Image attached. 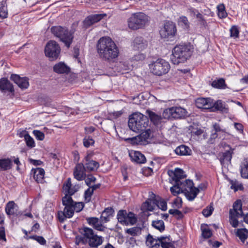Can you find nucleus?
Returning <instances> with one entry per match:
<instances>
[{"instance_id":"1","label":"nucleus","mask_w":248,"mask_h":248,"mask_svg":"<svg viewBox=\"0 0 248 248\" xmlns=\"http://www.w3.org/2000/svg\"><path fill=\"white\" fill-rule=\"evenodd\" d=\"M99 57L107 62H111L119 55V49L115 43L108 36L100 38L96 45Z\"/></svg>"},{"instance_id":"2","label":"nucleus","mask_w":248,"mask_h":248,"mask_svg":"<svg viewBox=\"0 0 248 248\" xmlns=\"http://www.w3.org/2000/svg\"><path fill=\"white\" fill-rule=\"evenodd\" d=\"M193 52V46L189 43L177 45L172 50L171 61L176 65L184 63L191 57Z\"/></svg>"},{"instance_id":"3","label":"nucleus","mask_w":248,"mask_h":248,"mask_svg":"<svg viewBox=\"0 0 248 248\" xmlns=\"http://www.w3.org/2000/svg\"><path fill=\"white\" fill-rule=\"evenodd\" d=\"M148 118L139 112L134 113L129 116L128 126L129 128L136 133L144 130L148 126Z\"/></svg>"},{"instance_id":"4","label":"nucleus","mask_w":248,"mask_h":248,"mask_svg":"<svg viewBox=\"0 0 248 248\" xmlns=\"http://www.w3.org/2000/svg\"><path fill=\"white\" fill-rule=\"evenodd\" d=\"M50 30L54 36L58 38L60 41L62 42L65 46L68 48L70 46L74 37L73 31L61 26H52Z\"/></svg>"},{"instance_id":"5","label":"nucleus","mask_w":248,"mask_h":248,"mask_svg":"<svg viewBox=\"0 0 248 248\" xmlns=\"http://www.w3.org/2000/svg\"><path fill=\"white\" fill-rule=\"evenodd\" d=\"M146 244L149 248H174L170 236L154 237L149 234L146 237Z\"/></svg>"},{"instance_id":"6","label":"nucleus","mask_w":248,"mask_h":248,"mask_svg":"<svg viewBox=\"0 0 248 248\" xmlns=\"http://www.w3.org/2000/svg\"><path fill=\"white\" fill-rule=\"evenodd\" d=\"M62 202L64 206L63 211H59L57 213V218L60 223L64 222L67 218H70L74 215L72 198L64 196L62 198Z\"/></svg>"},{"instance_id":"7","label":"nucleus","mask_w":248,"mask_h":248,"mask_svg":"<svg viewBox=\"0 0 248 248\" xmlns=\"http://www.w3.org/2000/svg\"><path fill=\"white\" fill-rule=\"evenodd\" d=\"M149 16L142 12L132 14L127 21L128 27L132 30L143 28L149 21Z\"/></svg>"},{"instance_id":"8","label":"nucleus","mask_w":248,"mask_h":248,"mask_svg":"<svg viewBox=\"0 0 248 248\" xmlns=\"http://www.w3.org/2000/svg\"><path fill=\"white\" fill-rule=\"evenodd\" d=\"M177 29L175 23L171 21H166L160 28L159 34L161 38L167 41H173L177 35Z\"/></svg>"},{"instance_id":"9","label":"nucleus","mask_w":248,"mask_h":248,"mask_svg":"<svg viewBox=\"0 0 248 248\" xmlns=\"http://www.w3.org/2000/svg\"><path fill=\"white\" fill-rule=\"evenodd\" d=\"M149 68L154 75L161 76L168 72L170 65L165 60L158 59L155 62L149 64Z\"/></svg>"},{"instance_id":"10","label":"nucleus","mask_w":248,"mask_h":248,"mask_svg":"<svg viewBox=\"0 0 248 248\" xmlns=\"http://www.w3.org/2000/svg\"><path fill=\"white\" fill-rule=\"evenodd\" d=\"M61 48L59 45L55 41H48L45 48V53L50 61L57 60L59 57Z\"/></svg>"},{"instance_id":"11","label":"nucleus","mask_w":248,"mask_h":248,"mask_svg":"<svg viewBox=\"0 0 248 248\" xmlns=\"http://www.w3.org/2000/svg\"><path fill=\"white\" fill-rule=\"evenodd\" d=\"M184 184L183 193L189 201H193L200 192L199 188L195 187L193 181L189 179H185Z\"/></svg>"},{"instance_id":"12","label":"nucleus","mask_w":248,"mask_h":248,"mask_svg":"<svg viewBox=\"0 0 248 248\" xmlns=\"http://www.w3.org/2000/svg\"><path fill=\"white\" fill-rule=\"evenodd\" d=\"M197 108L202 109H210L213 105V99L207 97L198 98L195 101Z\"/></svg>"},{"instance_id":"13","label":"nucleus","mask_w":248,"mask_h":248,"mask_svg":"<svg viewBox=\"0 0 248 248\" xmlns=\"http://www.w3.org/2000/svg\"><path fill=\"white\" fill-rule=\"evenodd\" d=\"M10 79L21 89H27L29 86V78L27 77H20L16 74H12Z\"/></svg>"},{"instance_id":"14","label":"nucleus","mask_w":248,"mask_h":248,"mask_svg":"<svg viewBox=\"0 0 248 248\" xmlns=\"http://www.w3.org/2000/svg\"><path fill=\"white\" fill-rule=\"evenodd\" d=\"M168 174L170 176L172 177V179L175 183H183L185 181L184 179L186 175L184 174L182 169L178 168H176L174 171H169Z\"/></svg>"},{"instance_id":"15","label":"nucleus","mask_w":248,"mask_h":248,"mask_svg":"<svg viewBox=\"0 0 248 248\" xmlns=\"http://www.w3.org/2000/svg\"><path fill=\"white\" fill-rule=\"evenodd\" d=\"M31 173L33 174V179L37 183H44L45 174L44 169L41 168H32Z\"/></svg>"},{"instance_id":"16","label":"nucleus","mask_w":248,"mask_h":248,"mask_svg":"<svg viewBox=\"0 0 248 248\" xmlns=\"http://www.w3.org/2000/svg\"><path fill=\"white\" fill-rule=\"evenodd\" d=\"M88 224L92 226L93 228L97 231L104 232L106 227L99 221L98 218L96 217H89L86 218Z\"/></svg>"},{"instance_id":"17","label":"nucleus","mask_w":248,"mask_h":248,"mask_svg":"<svg viewBox=\"0 0 248 248\" xmlns=\"http://www.w3.org/2000/svg\"><path fill=\"white\" fill-rule=\"evenodd\" d=\"M104 17L102 14H95L87 16L83 21V26L88 28L93 24L100 21Z\"/></svg>"},{"instance_id":"18","label":"nucleus","mask_w":248,"mask_h":248,"mask_svg":"<svg viewBox=\"0 0 248 248\" xmlns=\"http://www.w3.org/2000/svg\"><path fill=\"white\" fill-rule=\"evenodd\" d=\"M129 155L131 161L137 164H143L146 161L144 155L139 151H131Z\"/></svg>"},{"instance_id":"19","label":"nucleus","mask_w":248,"mask_h":248,"mask_svg":"<svg viewBox=\"0 0 248 248\" xmlns=\"http://www.w3.org/2000/svg\"><path fill=\"white\" fill-rule=\"evenodd\" d=\"M220 111L223 113H228L229 108L227 105L221 100H218L215 102L213 100V105L210 111Z\"/></svg>"},{"instance_id":"20","label":"nucleus","mask_w":248,"mask_h":248,"mask_svg":"<svg viewBox=\"0 0 248 248\" xmlns=\"http://www.w3.org/2000/svg\"><path fill=\"white\" fill-rule=\"evenodd\" d=\"M84 168L87 172H91L96 170L99 166L98 162L91 160L87 156L85 158Z\"/></svg>"},{"instance_id":"21","label":"nucleus","mask_w":248,"mask_h":248,"mask_svg":"<svg viewBox=\"0 0 248 248\" xmlns=\"http://www.w3.org/2000/svg\"><path fill=\"white\" fill-rule=\"evenodd\" d=\"M228 147L229 150L224 152L220 153L218 154L219 160L222 165L224 164L225 162H230L232 158L234 149L230 146H228Z\"/></svg>"},{"instance_id":"22","label":"nucleus","mask_w":248,"mask_h":248,"mask_svg":"<svg viewBox=\"0 0 248 248\" xmlns=\"http://www.w3.org/2000/svg\"><path fill=\"white\" fill-rule=\"evenodd\" d=\"M85 169L82 163H78L75 167L73 175L78 181H81L84 179Z\"/></svg>"},{"instance_id":"23","label":"nucleus","mask_w":248,"mask_h":248,"mask_svg":"<svg viewBox=\"0 0 248 248\" xmlns=\"http://www.w3.org/2000/svg\"><path fill=\"white\" fill-rule=\"evenodd\" d=\"M0 90L2 92H14L13 84L5 78H2L0 79Z\"/></svg>"},{"instance_id":"24","label":"nucleus","mask_w":248,"mask_h":248,"mask_svg":"<svg viewBox=\"0 0 248 248\" xmlns=\"http://www.w3.org/2000/svg\"><path fill=\"white\" fill-rule=\"evenodd\" d=\"M114 214V210L112 207L105 208L102 212L100 218L103 223H107L110 220V217H112Z\"/></svg>"},{"instance_id":"25","label":"nucleus","mask_w":248,"mask_h":248,"mask_svg":"<svg viewBox=\"0 0 248 248\" xmlns=\"http://www.w3.org/2000/svg\"><path fill=\"white\" fill-rule=\"evenodd\" d=\"M173 119H178L184 117L186 115V110L181 107H171Z\"/></svg>"},{"instance_id":"26","label":"nucleus","mask_w":248,"mask_h":248,"mask_svg":"<svg viewBox=\"0 0 248 248\" xmlns=\"http://www.w3.org/2000/svg\"><path fill=\"white\" fill-rule=\"evenodd\" d=\"M133 47L138 50H142L145 49L147 44L141 37H136L133 41Z\"/></svg>"},{"instance_id":"27","label":"nucleus","mask_w":248,"mask_h":248,"mask_svg":"<svg viewBox=\"0 0 248 248\" xmlns=\"http://www.w3.org/2000/svg\"><path fill=\"white\" fill-rule=\"evenodd\" d=\"M53 71L58 74H67L70 68L64 62H60L53 66Z\"/></svg>"},{"instance_id":"28","label":"nucleus","mask_w":248,"mask_h":248,"mask_svg":"<svg viewBox=\"0 0 248 248\" xmlns=\"http://www.w3.org/2000/svg\"><path fill=\"white\" fill-rule=\"evenodd\" d=\"M16 207H17V206L14 201L8 202L6 203L5 208L6 214L8 216H17V210L15 209Z\"/></svg>"},{"instance_id":"29","label":"nucleus","mask_w":248,"mask_h":248,"mask_svg":"<svg viewBox=\"0 0 248 248\" xmlns=\"http://www.w3.org/2000/svg\"><path fill=\"white\" fill-rule=\"evenodd\" d=\"M242 203L240 200H237L233 204V209H230L229 213L238 215H244L242 210Z\"/></svg>"},{"instance_id":"30","label":"nucleus","mask_w":248,"mask_h":248,"mask_svg":"<svg viewBox=\"0 0 248 248\" xmlns=\"http://www.w3.org/2000/svg\"><path fill=\"white\" fill-rule=\"evenodd\" d=\"M176 154L179 155H189L191 154V150L187 146L182 144L175 149Z\"/></svg>"},{"instance_id":"31","label":"nucleus","mask_w":248,"mask_h":248,"mask_svg":"<svg viewBox=\"0 0 248 248\" xmlns=\"http://www.w3.org/2000/svg\"><path fill=\"white\" fill-rule=\"evenodd\" d=\"M12 160L9 158L0 159V171H5L12 169Z\"/></svg>"},{"instance_id":"32","label":"nucleus","mask_w":248,"mask_h":248,"mask_svg":"<svg viewBox=\"0 0 248 248\" xmlns=\"http://www.w3.org/2000/svg\"><path fill=\"white\" fill-rule=\"evenodd\" d=\"M240 168L241 177L244 179H248V157L243 159Z\"/></svg>"},{"instance_id":"33","label":"nucleus","mask_w":248,"mask_h":248,"mask_svg":"<svg viewBox=\"0 0 248 248\" xmlns=\"http://www.w3.org/2000/svg\"><path fill=\"white\" fill-rule=\"evenodd\" d=\"M102 237L95 234L88 241L89 246L92 248H97L102 243Z\"/></svg>"},{"instance_id":"34","label":"nucleus","mask_w":248,"mask_h":248,"mask_svg":"<svg viewBox=\"0 0 248 248\" xmlns=\"http://www.w3.org/2000/svg\"><path fill=\"white\" fill-rule=\"evenodd\" d=\"M153 201V203L155 204L161 210L165 211L167 210V202L165 199L158 197L154 198Z\"/></svg>"},{"instance_id":"35","label":"nucleus","mask_w":248,"mask_h":248,"mask_svg":"<svg viewBox=\"0 0 248 248\" xmlns=\"http://www.w3.org/2000/svg\"><path fill=\"white\" fill-rule=\"evenodd\" d=\"M8 16L7 0H2L0 1V18L5 19Z\"/></svg>"},{"instance_id":"36","label":"nucleus","mask_w":248,"mask_h":248,"mask_svg":"<svg viewBox=\"0 0 248 248\" xmlns=\"http://www.w3.org/2000/svg\"><path fill=\"white\" fill-rule=\"evenodd\" d=\"M146 113L148 115L151 121L155 125H157L160 123L162 119V117L160 115L156 114L155 112L150 110H147Z\"/></svg>"},{"instance_id":"37","label":"nucleus","mask_w":248,"mask_h":248,"mask_svg":"<svg viewBox=\"0 0 248 248\" xmlns=\"http://www.w3.org/2000/svg\"><path fill=\"white\" fill-rule=\"evenodd\" d=\"M184 182L183 183H175L173 186L170 187V191L173 196H177L180 193H183L184 187Z\"/></svg>"},{"instance_id":"38","label":"nucleus","mask_w":248,"mask_h":248,"mask_svg":"<svg viewBox=\"0 0 248 248\" xmlns=\"http://www.w3.org/2000/svg\"><path fill=\"white\" fill-rule=\"evenodd\" d=\"M211 85L215 89H225L227 88V85L223 78H220L217 80H214L212 81Z\"/></svg>"},{"instance_id":"39","label":"nucleus","mask_w":248,"mask_h":248,"mask_svg":"<svg viewBox=\"0 0 248 248\" xmlns=\"http://www.w3.org/2000/svg\"><path fill=\"white\" fill-rule=\"evenodd\" d=\"M241 241L244 243L248 238V230L246 228L238 229L235 233Z\"/></svg>"},{"instance_id":"40","label":"nucleus","mask_w":248,"mask_h":248,"mask_svg":"<svg viewBox=\"0 0 248 248\" xmlns=\"http://www.w3.org/2000/svg\"><path fill=\"white\" fill-rule=\"evenodd\" d=\"M80 233L86 239L87 243L94 235L93 230L88 227H84Z\"/></svg>"},{"instance_id":"41","label":"nucleus","mask_w":248,"mask_h":248,"mask_svg":"<svg viewBox=\"0 0 248 248\" xmlns=\"http://www.w3.org/2000/svg\"><path fill=\"white\" fill-rule=\"evenodd\" d=\"M201 229L202 231V235L203 238L208 239L212 236L213 234L212 232L207 224H202Z\"/></svg>"},{"instance_id":"42","label":"nucleus","mask_w":248,"mask_h":248,"mask_svg":"<svg viewBox=\"0 0 248 248\" xmlns=\"http://www.w3.org/2000/svg\"><path fill=\"white\" fill-rule=\"evenodd\" d=\"M152 226L161 232H163L165 229V224L162 220H153Z\"/></svg>"},{"instance_id":"43","label":"nucleus","mask_w":248,"mask_h":248,"mask_svg":"<svg viewBox=\"0 0 248 248\" xmlns=\"http://www.w3.org/2000/svg\"><path fill=\"white\" fill-rule=\"evenodd\" d=\"M244 215H238L229 213L230 223L233 228H236L239 224L238 218L242 217Z\"/></svg>"},{"instance_id":"44","label":"nucleus","mask_w":248,"mask_h":248,"mask_svg":"<svg viewBox=\"0 0 248 248\" xmlns=\"http://www.w3.org/2000/svg\"><path fill=\"white\" fill-rule=\"evenodd\" d=\"M230 36L231 38L236 39L239 37V27L237 25H232L229 30Z\"/></svg>"},{"instance_id":"45","label":"nucleus","mask_w":248,"mask_h":248,"mask_svg":"<svg viewBox=\"0 0 248 248\" xmlns=\"http://www.w3.org/2000/svg\"><path fill=\"white\" fill-rule=\"evenodd\" d=\"M217 16L220 19L225 18L228 14L226 11L225 7L224 4H220L217 5Z\"/></svg>"},{"instance_id":"46","label":"nucleus","mask_w":248,"mask_h":248,"mask_svg":"<svg viewBox=\"0 0 248 248\" xmlns=\"http://www.w3.org/2000/svg\"><path fill=\"white\" fill-rule=\"evenodd\" d=\"M127 214L126 210H119L117 216L118 221L121 224H126V216Z\"/></svg>"},{"instance_id":"47","label":"nucleus","mask_w":248,"mask_h":248,"mask_svg":"<svg viewBox=\"0 0 248 248\" xmlns=\"http://www.w3.org/2000/svg\"><path fill=\"white\" fill-rule=\"evenodd\" d=\"M126 217V224L134 225L137 222V218L133 212H129Z\"/></svg>"},{"instance_id":"48","label":"nucleus","mask_w":248,"mask_h":248,"mask_svg":"<svg viewBox=\"0 0 248 248\" xmlns=\"http://www.w3.org/2000/svg\"><path fill=\"white\" fill-rule=\"evenodd\" d=\"M140 134L139 135L140 139L142 140V142L146 141L150 137L151 130L150 129H145L141 131Z\"/></svg>"},{"instance_id":"49","label":"nucleus","mask_w":248,"mask_h":248,"mask_svg":"<svg viewBox=\"0 0 248 248\" xmlns=\"http://www.w3.org/2000/svg\"><path fill=\"white\" fill-rule=\"evenodd\" d=\"M83 145L89 148L90 146L93 145L94 143V140L91 136H86L83 140Z\"/></svg>"},{"instance_id":"50","label":"nucleus","mask_w":248,"mask_h":248,"mask_svg":"<svg viewBox=\"0 0 248 248\" xmlns=\"http://www.w3.org/2000/svg\"><path fill=\"white\" fill-rule=\"evenodd\" d=\"M231 185V188L233 189L234 191L238 190H243L244 189L243 186L242 184L239 183L237 181L232 180L230 182Z\"/></svg>"},{"instance_id":"51","label":"nucleus","mask_w":248,"mask_h":248,"mask_svg":"<svg viewBox=\"0 0 248 248\" xmlns=\"http://www.w3.org/2000/svg\"><path fill=\"white\" fill-rule=\"evenodd\" d=\"M27 239H33L34 240L36 241L40 244L42 245H45L46 244V240L42 236H38V235H31L29 236V237L27 238Z\"/></svg>"},{"instance_id":"52","label":"nucleus","mask_w":248,"mask_h":248,"mask_svg":"<svg viewBox=\"0 0 248 248\" xmlns=\"http://www.w3.org/2000/svg\"><path fill=\"white\" fill-rule=\"evenodd\" d=\"M85 206V204L83 202H76L74 201L73 208L74 212L75 211L77 213L81 212Z\"/></svg>"},{"instance_id":"53","label":"nucleus","mask_w":248,"mask_h":248,"mask_svg":"<svg viewBox=\"0 0 248 248\" xmlns=\"http://www.w3.org/2000/svg\"><path fill=\"white\" fill-rule=\"evenodd\" d=\"M93 192L91 190V188H87L84 192V198L86 203H88L91 201V198L93 195Z\"/></svg>"},{"instance_id":"54","label":"nucleus","mask_w":248,"mask_h":248,"mask_svg":"<svg viewBox=\"0 0 248 248\" xmlns=\"http://www.w3.org/2000/svg\"><path fill=\"white\" fill-rule=\"evenodd\" d=\"M24 138L26 140V144L28 146L30 147H33L35 146L34 141L32 137L28 133H26L24 135Z\"/></svg>"},{"instance_id":"55","label":"nucleus","mask_w":248,"mask_h":248,"mask_svg":"<svg viewBox=\"0 0 248 248\" xmlns=\"http://www.w3.org/2000/svg\"><path fill=\"white\" fill-rule=\"evenodd\" d=\"M179 23L185 28H188L189 27V23L187 18L186 16H181L179 17Z\"/></svg>"},{"instance_id":"56","label":"nucleus","mask_w":248,"mask_h":248,"mask_svg":"<svg viewBox=\"0 0 248 248\" xmlns=\"http://www.w3.org/2000/svg\"><path fill=\"white\" fill-rule=\"evenodd\" d=\"M141 231L140 228L135 227L128 229L126 231V232L132 236H136Z\"/></svg>"},{"instance_id":"57","label":"nucleus","mask_w":248,"mask_h":248,"mask_svg":"<svg viewBox=\"0 0 248 248\" xmlns=\"http://www.w3.org/2000/svg\"><path fill=\"white\" fill-rule=\"evenodd\" d=\"M169 213L170 214L173 216H178V217H176L177 219H182L184 217L182 212L178 209H170L169 210Z\"/></svg>"},{"instance_id":"58","label":"nucleus","mask_w":248,"mask_h":248,"mask_svg":"<svg viewBox=\"0 0 248 248\" xmlns=\"http://www.w3.org/2000/svg\"><path fill=\"white\" fill-rule=\"evenodd\" d=\"M171 108H168L165 109L162 113V116L164 119H172V113Z\"/></svg>"},{"instance_id":"59","label":"nucleus","mask_w":248,"mask_h":248,"mask_svg":"<svg viewBox=\"0 0 248 248\" xmlns=\"http://www.w3.org/2000/svg\"><path fill=\"white\" fill-rule=\"evenodd\" d=\"M126 140L130 141L131 143H132V144L139 145V144H142L143 143L142 141V140H141L140 139V137H139V136H136L135 137H133L131 138H128V139H126Z\"/></svg>"},{"instance_id":"60","label":"nucleus","mask_w":248,"mask_h":248,"mask_svg":"<svg viewBox=\"0 0 248 248\" xmlns=\"http://www.w3.org/2000/svg\"><path fill=\"white\" fill-rule=\"evenodd\" d=\"M33 133L36 139L39 140H43L45 139L44 133L38 130H34Z\"/></svg>"},{"instance_id":"61","label":"nucleus","mask_w":248,"mask_h":248,"mask_svg":"<svg viewBox=\"0 0 248 248\" xmlns=\"http://www.w3.org/2000/svg\"><path fill=\"white\" fill-rule=\"evenodd\" d=\"M72 186L71 181L70 178H68L66 181L63 184L62 188L66 193L69 191Z\"/></svg>"},{"instance_id":"62","label":"nucleus","mask_w":248,"mask_h":248,"mask_svg":"<svg viewBox=\"0 0 248 248\" xmlns=\"http://www.w3.org/2000/svg\"><path fill=\"white\" fill-rule=\"evenodd\" d=\"M143 206L149 211H152L154 209V206L152 204L151 200H147L144 202Z\"/></svg>"},{"instance_id":"63","label":"nucleus","mask_w":248,"mask_h":248,"mask_svg":"<svg viewBox=\"0 0 248 248\" xmlns=\"http://www.w3.org/2000/svg\"><path fill=\"white\" fill-rule=\"evenodd\" d=\"M213 212V208L212 207H207L202 210V213L205 217H208L212 215Z\"/></svg>"},{"instance_id":"64","label":"nucleus","mask_w":248,"mask_h":248,"mask_svg":"<svg viewBox=\"0 0 248 248\" xmlns=\"http://www.w3.org/2000/svg\"><path fill=\"white\" fill-rule=\"evenodd\" d=\"M96 178L93 175H88L86 179L85 180V183L87 186H90L91 183H94L96 181Z\"/></svg>"}]
</instances>
